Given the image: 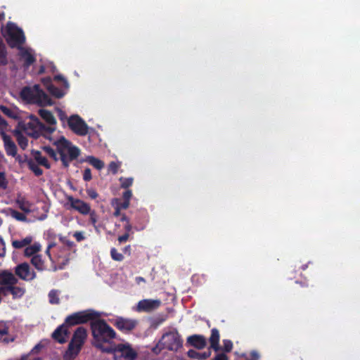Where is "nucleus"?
Masks as SVG:
<instances>
[{
    "label": "nucleus",
    "instance_id": "obj_2",
    "mask_svg": "<svg viewBox=\"0 0 360 360\" xmlns=\"http://www.w3.org/2000/svg\"><path fill=\"white\" fill-rule=\"evenodd\" d=\"M20 95L22 100L39 106H51L54 104L52 99L40 88L39 84L23 87Z\"/></svg>",
    "mask_w": 360,
    "mask_h": 360
},
{
    "label": "nucleus",
    "instance_id": "obj_12",
    "mask_svg": "<svg viewBox=\"0 0 360 360\" xmlns=\"http://www.w3.org/2000/svg\"><path fill=\"white\" fill-rule=\"evenodd\" d=\"M115 360H134L137 357V353L129 344H118L113 349Z\"/></svg>",
    "mask_w": 360,
    "mask_h": 360
},
{
    "label": "nucleus",
    "instance_id": "obj_48",
    "mask_svg": "<svg viewBox=\"0 0 360 360\" xmlns=\"http://www.w3.org/2000/svg\"><path fill=\"white\" fill-rule=\"evenodd\" d=\"M129 233H125L122 236H120L118 237V240L120 243H124L129 239Z\"/></svg>",
    "mask_w": 360,
    "mask_h": 360
},
{
    "label": "nucleus",
    "instance_id": "obj_11",
    "mask_svg": "<svg viewBox=\"0 0 360 360\" xmlns=\"http://www.w3.org/2000/svg\"><path fill=\"white\" fill-rule=\"evenodd\" d=\"M66 199L67 202L65 203V206L67 210H73L83 215H87L89 213H90L91 206L89 203L79 198H75L72 195H68Z\"/></svg>",
    "mask_w": 360,
    "mask_h": 360
},
{
    "label": "nucleus",
    "instance_id": "obj_15",
    "mask_svg": "<svg viewBox=\"0 0 360 360\" xmlns=\"http://www.w3.org/2000/svg\"><path fill=\"white\" fill-rule=\"evenodd\" d=\"M15 275L25 281H31L37 276L35 271L27 262L20 263L15 267Z\"/></svg>",
    "mask_w": 360,
    "mask_h": 360
},
{
    "label": "nucleus",
    "instance_id": "obj_21",
    "mask_svg": "<svg viewBox=\"0 0 360 360\" xmlns=\"http://www.w3.org/2000/svg\"><path fill=\"white\" fill-rule=\"evenodd\" d=\"M187 343L198 349H201L206 345V338L201 335H193L187 338Z\"/></svg>",
    "mask_w": 360,
    "mask_h": 360
},
{
    "label": "nucleus",
    "instance_id": "obj_38",
    "mask_svg": "<svg viewBox=\"0 0 360 360\" xmlns=\"http://www.w3.org/2000/svg\"><path fill=\"white\" fill-rule=\"evenodd\" d=\"M11 216L15 219L20 221H24L27 219L26 216L23 213L16 210H12Z\"/></svg>",
    "mask_w": 360,
    "mask_h": 360
},
{
    "label": "nucleus",
    "instance_id": "obj_40",
    "mask_svg": "<svg viewBox=\"0 0 360 360\" xmlns=\"http://www.w3.org/2000/svg\"><path fill=\"white\" fill-rule=\"evenodd\" d=\"M53 79L55 81L63 82V86L65 89L69 88V84H68L67 79H65L63 75H55Z\"/></svg>",
    "mask_w": 360,
    "mask_h": 360
},
{
    "label": "nucleus",
    "instance_id": "obj_60",
    "mask_svg": "<svg viewBox=\"0 0 360 360\" xmlns=\"http://www.w3.org/2000/svg\"><path fill=\"white\" fill-rule=\"evenodd\" d=\"M120 221H125L126 223L129 221V218L126 216V214H123L121 215Z\"/></svg>",
    "mask_w": 360,
    "mask_h": 360
},
{
    "label": "nucleus",
    "instance_id": "obj_45",
    "mask_svg": "<svg viewBox=\"0 0 360 360\" xmlns=\"http://www.w3.org/2000/svg\"><path fill=\"white\" fill-rule=\"evenodd\" d=\"M73 236L75 237V238L76 239V240L77 242H80L83 240L85 239V237L84 236V233L82 231H76L74 234H73Z\"/></svg>",
    "mask_w": 360,
    "mask_h": 360
},
{
    "label": "nucleus",
    "instance_id": "obj_6",
    "mask_svg": "<svg viewBox=\"0 0 360 360\" xmlns=\"http://www.w3.org/2000/svg\"><path fill=\"white\" fill-rule=\"evenodd\" d=\"M6 40L11 48L20 49L25 42L22 30L14 22H9L6 28Z\"/></svg>",
    "mask_w": 360,
    "mask_h": 360
},
{
    "label": "nucleus",
    "instance_id": "obj_32",
    "mask_svg": "<svg viewBox=\"0 0 360 360\" xmlns=\"http://www.w3.org/2000/svg\"><path fill=\"white\" fill-rule=\"evenodd\" d=\"M89 162L90 165H91L94 167H95L97 169H101L104 167V162L99 160L98 158H96L95 157L91 156L89 158Z\"/></svg>",
    "mask_w": 360,
    "mask_h": 360
},
{
    "label": "nucleus",
    "instance_id": "obj_52",
    "mask_svg": "<svg viewBox=\"0 0 360 360\" xmlns=\"http://www.w3.org/2000/svg\"><path fill=\"white\" fill-rule=\"evenodd\" d=\"M233 348V343L231 340H226V353L230 352Z\"/></svg>",
    "mask_w": 360,
    "mask_h": 360
},
{
    "label": "nucleus",
    "instance_id": "obj_58",
    "mask_svg": "<svg viewBox=\"0 0 360 360\" xmlns=\"http://www.w3.org/2000/svg\"><path fill=\"white\" fill-rule=\"evenodd\" d=\"M252 359L251 360H258L259 354L256 352H252L251 353Z\"/></svg>",
    "mask_w": 360,
    "mask_h": 360
},
{
    "label": "nucleus",
    "instance_id": "obj_24",
    "mask_svg": "<svg viewBox=\"0 0 360 360\" xmlns=\"http://www.w3.org/2000/svg\"><path fill=\"white\" fill-rule=\"evenodd\" d=\"M13 135L15 136L18 143L19 146L22 149L25 150L27 145H28V140L22 134V131H21L20 129L15 128L13 131Z\"/></svg>",
    "mask_w": 360,
    "mask_h": 360
},
{
    "label": "nucleus",
    "instance_id": "obj_25",
    "mask_svg": "<svg viewBox=\"0 0 360 360\" xmlns=\"http://www.w3.org/2000/svg\"><path fill=\"white\" fill-rule=\"evenodd\" d=\"M39 115L47 124L50 125H55L56 124L54 116L49 110L40 109L39 110Z\"/></svg>",
    "mask_w": 360,
    "mask_h": 360
},
{
    "label": "nucleus",
    "instance_id": "obj_42",
    "mask_svg": "<svg viewBox=\"0 0 360 360\" xmlns=\"http://www.w3.org/2000/svg\"><path fill=\"white\" fill-rule=\"evenodd\" d=\"M60 240L65 244L66 246H68L69 248H72L75 246V243L73 241L70 240L66 237H60Z\"/></svg>",
    "mask_w": 360,
    "mask_h": 360
},
{
    "label": "nucleus",
    "instance_id": "obj_57",
    "mask_svg": "<svg viewBox=\"0 0 360 360\" xmlns=\"http://www.w3.org/2000/svg\"><path fill=\"white\" fill-rule=\"evenodd\" d=\"M135 280H136V283L137 284H140V283H141V282H143V283H145V282H146L145 278H143V277H141V276H137V277H136V279H135Z\"/></svg>",
    "mask_w": 360,
    "mask_h": 360
},
{
    "label": "nucleus",
    "instance_id": "obj_27",
    "mask_svg": "<svg viewBox=\"0 0 360 360\" xmlns=\"http://www.w3.org/2000/svg\"><path fill=\"white\" fill-rule=\"evenodd\" d=\"M31 264L35 267V269L39 271H42L46 269L44 261L42 259L41 255H34L31 258Z\"/></svg>",
    "mask_w": 360,
    "mask_h": 360
},
{
    "label": "nucleus",
    "instance_id": "obj_35",
    "mask_svg": "<svg viewBox=\"0 0 360 360\" xmlns=\"http://www.w3.org/2000/svg\"><path fill=\"white\" fill-rule=\"evenodd\" d=\"M70 259L68 257L58 258V265L53 267V271L57 269H63L65 266L69 263Z\"/></svg>",
    "mask_w": 360,
    "mask_h": 360
},
{
    "label": "nucleus",
    "instance_id": "obj_17",
    "mask_svg": "<svg viewBox=\"0 0 360 360\" xmlns=\"http://www.w3.org/2000/svg\"><path fill=\"white\" fill-rule=\"evenodd\" d=\"M160 304V300L145 299L138 302L136 310L139 312H150L159 308Z\"/></svg>",
    "mask_w": 360,
    "mask_h": 360
},
{
    "label": "nucleus",
    "instance_id": "obj_37",
    "mask_svg": "<svg viewBox=\"0 0 360 360\" xmlns=\"http://www.w3.org/2000/svg\"><path fill=\"white\" fill-rule=\"evenodd\" d=\"M110 255L113 260L121 262L124 259L122 254L120 253L115 248L110 250Z\"/></svg>",
    "mask_w": 360,
    "mask_h": 360
},
{
    "label": "nucleus",
    "instance_id": "obj_8",
    "mask_svg": "<svg viewBox=\"0 0 360 360\" xmlns=\"http://www.w3.org/2000/svg\"><path fill=\"white\" fill-rule=\"evenodd\" d=\"M182 342L181 336L177 331H170L162 335L158 346H160L161 349L177 351L182 347Z\"/></svg>",
    "mask_w": 360,
    "mask_h": 360
},
{
    "label": "nucleus",
    "instance_id": "obj_16",
    "mask_svg": "<svg viewBox=\"0 0 360 360\" xmlns=\"http://www.w3.org/2000/svg\"><path fill=\"white\" fill-rule=\"evenodd\" d=\"M139 321L136 319L117 317L114 321V326L123 333H129L132 331L138 325Z\"/></svg>",
    "mask_w": 360,
    "mask_h": 360
},
{
    "label": "nucleus",
    "instance_id": "obj_36",
    "mask_svg": "<svg viewBox=\"0 0 360 360\" xmlns=\"http://www.w3.org/2000/svg\"><path fill=\"white\" fill-rule=\"evenodd\" d=\"M8 63L7 51L6 47L0 48V66L6 65Z\"/></svg>",
    "mask_w": 360,
    "mask_h": 360
},
{
    "label": "nucleus",
    "instance_id": "obj_59",
    "mask_svg": "<svg viewBox=\"0 0 360 360\" xmlns=\"http://www.w3.org/2000/svg\"><path fill=\"white\" fill-rule=\"evenodd\" d=\"M8 181H0V188L6 189L8 186Z\"/></svg>",
    "mask_w": 360,
    "mask_h": 360
},
{
    "label": "nucleus",
    "instance_id": "obj_30",
    "mask_svg": "<svg viewBox=\"0 0 360 360\" xmlns=\"http://www.w3.org/2000/svg\"><path fill=\"white\" fill-rule=\"evenodd\" d=\"M48 91L50 93V94L51 96H54L56 98H61L65 94V91H64L63 90L59 89L58 87H57L54 85L51 86L49 87V89L48 90Z\"/></svg>",
    "mask_w": 360,
    "mask_h": 360
},
{
    "label": "nucleus",
    "instance_id": "obj_53",
    "mask_svg": "<svg viewBox=\"0 0 360 360\" xmlns=\"http://www.w3.org/2000/svg\"><path fill=\"white\" fill-rule=\"evenodd\" d=\"M58 117L60 120L63 121L66 118L65 112H63L62 110L58 109Z\"/></svg>",
    "mask_w": 360,
    "mask_h": 360
},
{
    "label": "nucleus",
    "instance_id": "obj_3",
    "mask_svg": "<svg viewBox=\"0 0 360 360\" xmlns=\"http://www.w3.org/2000/svg\"><path fill=\"white\" fill-rule=\"evenodd\" d=\"M21 131L27 135L37 139L44 133H52L55 128L51 126L47 127L42 123L37 117L31 115L28 122L20 121L16 127Z\"/></svg>",
    "mask_w": 360,
    "mask_h": 360
},
{
    "label": "nucleus",
    "instance_id": "obj_13",
    "mask_svg": "<svg viewBox=\"0 0 360 360\" xmlns=\"http://www.w3.org/2000/svg\"><path fill=\"white\" fill-rule=\"evenodd\" d=\"M133 181H122L121 187L126 190L122 193V199H113L112 205H116L121 210H127L130 205V200L132 197V191L127 189L131 186Z\"/></svg>",
    "mask_w": 360,
    "mask_h": 360
},
{
    "label": "nucleus",
    "instance_id": "obj_49",
    "mask_svg": "<svg viewBox=\"0 0 360 360\" xmlns=\"http://www.w3.org/2000/svg\"><path fill=\"white\" fill-rule=\"evenodd\" d=\"M87 194L91 199H96L98 197V193L94 190H88Z\"/></svg>",
    "mask_w": 360,
    "mask_h": 360
},
{
    "label": "nucleus",
    "instance_id": "obj_14",
    "mask_svg": "<svg viewBox=\"0 0 360 360\" xmlns=\"http://www.w3.org/2000/svg\"><path fill=\"white\" fill-rule=\"evenodd\" d=\"M2 139L6 155L15 158V160L20 163L25 162V160L27 159V156L25 155L24 157H22L17 155V146L14 141L12 140L11 137L5 133H3Z\"/></svg>",
    "mask_w": 360,
    "mask_h": 360
},
{
    "label": "nucleus",
    "instance_id": "obj_26",
    "mask_svg": "<svg viewBox=\"0 0 360 360\" xmlns=\"http://www.w3.org/2000/svg\"><path fill=\"white\" fill-rule=\"evenodd\" d=\"M210 343V347L214 349L215 351H218L219 347V330L216 328H213L211 330V335L209 339Z\"/></svg>",
    "mask_w": 360,
    "mask_h": 360
},
{
    "label": "nucleus",
    "instance_id": "obj_54",
    "mask_svg": "<svg viewBox=\"0 0 360 360\" xmlns=\"http://www.w3.org/2000/svg\"><path fill=\"white\" fill-rule=\"evenodd\" d=\"M121 209L119 208L118 207H117L116 205H115V212L113 213V215L115 217H119V216H121Z\"/></svg>",
    "mask_w": 360,
    "mask_h": 360
},
{
    "label": "nucleus",
    "instance_id": "obj_46",
    "mask_svg": "<svg viewBox=\"0 0 360 360\" xmlns=\"http://www.w3.org/2000/svg\"><path fill=\"white\" fill-rule=\"evenodd\" d=\"M91 169L87 168L85 169L83 173V179L84 180H91Z\"/></svg>",
    "mask_w": 360,
    "mask_h": 360
},
{
    "label": "nucleus",
    "instance_id": "obj_56",
    "mask_svg": "<svg viewBox=\"0 0 360 360\" xmlns=\"http://www.w3.org/2000/svg\"><path fill=\"white\" fill-rule=\"evenodd\" d=\"M8 333V328L5 327L3 328H0V335H7Z\"/></svg>",
    "mask_w": 360,
    "mask_h": 360
},
{
    "label": "nucleus",
    "instance_id": "obj_62",
    "mask_svg": "<svg viewBox=\"0 0 360 360\" xmlns=\"http://www.w3.org/2000/svg\"><path fill=\"white\" fill-rule=\"evenodd\" d=\"M119 180H120V181H122V180H132V179H131V178H123V177H120V178L119 179Z\"/></svg>",
    "mask_w": 360,
    "mask_h": 360
},
{
    "label": "nucleus",
    "instance_id": "obj_50",
    "mask_svg": "<svg viewBox=\"0 0 360 360\" xmlns=\"http://www.w3.org/2000/svg\"><path fill=\"white\" fill-rule=\"evenodd\" d=\"M210 354H211L210 351L200 352V356H199V359H205L210 356Z\"/></svg>",
    "mask_w": 360,
    "mask_h": 360
},
{
    "label": "nucleus",
    "instance_id": "obj_31",
    "mask_svg": "<svg viewBox=\"0 0 360 360\" xmlns=\"http://www.w3.org/2000/svg\"><path fill=\"white\" fill-rule=\"evenodd\" d=\"M49 301L51 304H58L60 303L59 291L57 290H51L49 292Z\"/></svg>",
    "mask_w": 360,
    "mask_h": 360
},
{
    "label": "nucleus",
    "instance_id": "obj_28",
    "mask_svg": "<svg viewBox=\"0 0 360 360\" xmlns=\"http://www.w3.org/2000/svg\"><path fill=\"white\" fill-rule=\"evenodd\" d=\"M16 203L18 204L19 208L25 212H31V206L32 204L25 199V197L19 196L16 200Z\"/></svg>",
    "mask_w": 360,
    "mask_h": 360
},
{
    "label": "nucleus",
    "instance_id": "obj_20",
    "mask_svg": "<svg viewBox=\"0 0 360 360\" xmlns=\"http://www.w3.org/2000/svg\"><path fill=\"white\" fill-rule=\"evenodd\" d=\"M19 50L20 58L24 61L23 67L25 68H28L36 61V58L28 49L22 47L19 49Z\"/></svg>",
    "mask_w": 360,
    "mask_h": 360
},
{
    "label": "nucleus",
    "instance_id": "obj_19",
    "mask_svg": "<svg viewBox=\"0 0 360 360\" xmlns=\"http://www.w3.org/2000/svg\"><path fill=\"white\" fill-rule=\"evenodd\" d=\"M18 282L15 275L8 270L0 271V285H16Z\"/></svg>",
    "mask_w": 360,
    "mask_h": 360
},
{
    "label": "nucleus",
    "instance_id": "obj_33",
    "mask_svg": "<svg viewBox=\"0 0 360 360\" xmlns=\"http://www.w3.org/2000/svg\"><path fill=\"white\" fill-rule=\"evenodd\" d=\"M0 110L7 117L10 118L16 119L18 118L17 113L11 109L10 108H8L5 105H0Z\"/></svg>",
    "mask_w": 360,
    "mask_h": 360
},
{
    "label": "nucleus",
    "instance_id": "obj_64",
    "mask_svg": "<svg viewBox=\"0 0 360 360\" xmlns=\"http://www.w3.org/2000/svg\"><path fill=\"white\" fill-rule=\"evenodd\" d=\"M54 245H55V244H54V243H51V244H49V245H48V247H47V248H49L51 249Z\"/></svg>",
    "mask_w": 360,
    "mask_h": 360
},
{
    "label": "nucleus",
    "instance_id": "obj_41",
    "mask_svg": "<svg viewBox=\"0 0 360 360\" xmlns=\"http://www.w3.org/2000/svg\"><path fill=\"white\" fill-rule=\"evenodd\" d=\"M41 82L44 85V86L47 89V90L49 89V87L51 86H53L52 84V79L50 77H44L41 79Z\"/></svg>",
    "mask_w": 360,
    "mask_h": 360
},
{
    "label": "nucleus",
    "instance_id": "obj_44",
    "mask_svg": "<svg viewBox=\"0 0 360 360\" xmlns=\"http://www.w3.org/2000/svg\"><path fill=\"white\" fill-rule=\"evenodd\" d=\"M188 356L193 359H199V356H200V352H198L193 349H190L188 352Z\"/></svg>",
    "mask_w": 360,
    "mask_h": 360
},
{
    "label": "nucleus",
    "instance_id": "obj_1",
    "mask_svg": "<svg viewBox=\"0 0 360 360\" xmlns=\"http://www.w3.org/2000/svg\"><path fill=\"white\" fill-rule=\"evenodd\" d=\"M56 151L51 146H44L43 150L55 162L60 160L64 168L69 167L70 163L76 160L80 155V150L73 146L71 142L62 137L56 142Z\"/></svg>",
    "mask_w": 360,
    "mask_h": 360
},
{
    "label": "nucleus",
    "instance_id": "obj_55",
    "mask_svg": "<svg viewBox=\"0 0 360 360\" xmlns=\"http://www.w3.org/2000/svg\"><path fill=\"white\" fill-rule=\"evenodd\" d=\"M124 229L126 231V233H128L131 231V230L132 229L131 225L129 221L126 223V224L124 225Z\"/></svg>",
    "mask_w": 360,
    "mask_h": 360
},
{
    "label": "nucleus",
    "instance_id": "obj_39",
    "mask_svg": "<svg viewBox=\"0 0 360 360\" xmlns=\"http://www.w3.org/2000/svg\"><path fill=\"white\" fill-rule=\"evenodd\" d=\"M11 285H1L0 287V297L2 296L6 297L10 293Z\"/></svg>",
    "mask_w": 360,
    "mask_h": 360
},
{
    "label": "nucleus",
    "instance_id": "obj_9",
    "mask_svg": "<svg viewBox=\"0 0 360 360\" xmlns=\"http://www.w3.org/2000/svg\"><path fill=\"white\" fill-rule=\"evenodd\" d=\"M32 158L25 160L28 167L30 170H32L35 175L39 176L42 174V170L39 167V166H43L46 169H49L51 165L45 156L42 155L41 151L39 150H32Z\"/></svg>",
    "mask_w": 360,
    "mask_h": 360
},
{
    "label": "nucleus",
    "instance_id": "obj_18",
    "mask_svg": "<svg viewBox=\"0 0 360 360\" xmlns=\"http://www.w3.org/2000/svg\"><path fill=\"white\" fill-rule=\"evenodd\" d=\"M69 326L65 324V321L53 331L52 338L58 343L63 344L66 342L69 338L70 332L68 329Z\"/></svg>",
    "mask_w": 360,
    "mask_h": 360
},
{
    "label": "nucleus",
    "instance_id": "obj_5",
    "mask_svg": "<svg viewBox=\"0 0 360 360\" xmlns=\"http://www.w3.org/2000/svg\"><path fill=\"white\" fill-rule=\"evenodd\" d=\"M87 337V331L84 327L77 328L63 355L64 360H74L79 354Z\"/></svg>",
    "mask_w": 360,
    "mask_h": 360
},
{
    "label": "nucleus",
    "instance_id": "obj_22",
    "mask_svg": "<svg viewBox=\"0 0 360 360\" xmlns=\"http://www.w3.org/2000/svg\"><path fill=\"white\" fill-rule=\"evenodd\" d=\"M41 245L39 243H34L32 245H27L24 250V256L26 257H34L38 255L37 253L41 251Z\"/></svg>",
    "mask_w": 360,
    "mask_h": 360
},
{
    "label": "nucleus",
    "instance_id": "obj_63",
    "mask_svg": "<svg viewBox=\"0 0 360 360\" xmlns=\"http://www.w3.org/2000/svg\"><path fill=\"white\" fill-rule=\"evenodd\" d=\"M1 47H6L5 44L3 43V41H1V39H0V48Z\"/></svg>",
    "mask_w": 360,
    "mask_h": 360
},
{
    "label": "nucleus",
    "instance_id": "obj_34",
    "mask_svg": "<svg viewBox=\"0 0 360 360\" xmlns=\"http://www.w3.org/2000/svg\"><path fill=\"white\" fill-rule=\"evenodd\" d=\"M120 166H121V163L119 162H114V161L110 162L108 166V169H107L108 173V174L111 173L113 174H117Z\"/></svg>",
    "mask_w": 360,
    "mask_h": 360
},
{
    "label": "nucleus",
    "instance_id": "obj_51",
    "mask_svg": "<svg viewBox=\"0 0 360 360\" xmlns=\"http://www.w3.org/2000/svg\"><path fill=\"white\" fill-rule=\"evenodd\" d=\"M214 360H225V350L218 354Z\"/></svg>",
    "mask_w": 360,
    "mask_h": 360
},
{
    "label": "nucleus",
    "instance_id": "obj_29",
    "mask_svg": "<svg viewBox=\"0 0 360 360\" xmlns=\"http://www.w3.org/2000/svg\"><path fill=\"white\" fill-rule=\"evenodd\" d=\"M9 290L10 294H11L13 296V299L21 298L25 292V288L15 286V285H11Z\"/></svg>",
    "mask_w": 360,
    "mask_h": 360
},
{
    "label": "nucleus",
    "instance_id": "obj_10",
    "mask_svg": "<svg viewBox=\"0 0 360 360\" xmlns=\"http://www.w3.org/2000/svg\"><path fill=\"white\" fill-rule=\"evenodd\" d=\"M69 128L77 135L84 136L88 134L87 124L78 115H71L68 119Z\"/></svg>",
    "mask_w": 360,
    "mask_h": 360
},
{
    "label": "nucleus",
    "instance_id": "obj_47",
    "mask_svg": "<svg viewBox=\"0 0 360 360\" xmlns=\"http://www.w3.org/2000/svg\"><path fill=\"white\" fill-rule=\"evenodd\" d=\"M88 214L90 215V220L91 223L93 224H95L97 221L96 212L94 210H91L90 213H89Z\"/></svg>",
    "mask_w": 360,
    "mask_h": 360
},
{
    "label": "nucleus",
    "instance_id": "obj_43",
    "mask_svg": "<svg viewBox=\"0 0 360 360\" xmlns=\"http://www.w3.org/2000/svg\"><path fill=\"white\" fill-rule=\"evenodd\" d=\"M6 255V245L4 240L0 238V257H4Z\"/></svg>",
    "mask_w": 360,
    "mask_h": 360
},
{
    "label": "nucleus",
    "instance_id": "obj_61",
    "mask_svg": "<svg viewBox=\"0 0 360 360\" xmlns=\"http://www.w3.org/2000/svg\"><path fill=\"white\" fill-rule=\"evenodd\" d=\"M50 250L51 249L47 248L46 250V254L49 256V257L50 258V259H51V252H50Z\"/></svg>",
    "mask_w": 360,
    "mask_h": 360
},
{
    "label": "nucleus",
    "instance_id": "obj_7",
    "mask_svg": "<svg viewBox=\"0 0 360 360\" xmlns=\"http://www.w3.org/2000/svg\"><path fill=\"white\" fill-rule=\"evenodd\" d=\"M100 314L92 309H87L75 312L68 316L65 319V324L70 326H74L79 324L86 323L89 321H94V319L99 318Z\"/></svg>",
    "mask_w": 360,
    "mask_h": 360
},
{
    "label": "nucleus",
    "instance_id": "obj_23",
    "mask_svg": "<svg viewBox=\"0 0 360 360\" xmlns=\"http://www.w3.org/2000/svg\"><path fill=\"white\" fill-rule=\"evenodd\" d=\"M32 240L33 237L28 236L21 240H13L11 244L15 249H22L25 248L27 245H30Z\"/></svg>",
    "mask_w": 360,
    "mask_h": 360
},
{
    "label": "nucleus",
    "instance_id": "obj_4",
    "mask_svg": "<svg viewBox=\"0 0 360 360\" xmlns=\"http://www.w3.org/2000/svg\"><path fill=\"white\" fill-rule=\"evenodd\" d=\"M91 329L92 335L97 342H109L116 337L114 329L104 319H94L91 322Z\"/></svg>",
    "mask_w": 360,
    "mask_h": 360
}]
</instances>
